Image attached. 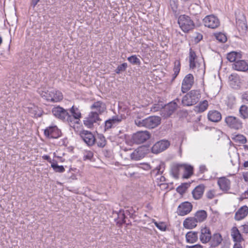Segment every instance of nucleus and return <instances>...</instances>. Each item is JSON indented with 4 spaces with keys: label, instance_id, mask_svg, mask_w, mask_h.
Listing matches in <instances>:
<instances>
[{
    "label": "nucleus",
    "instance_id": "nucleus-1",
    "mask_svg": "<svg viewBox=\"0 0 248 248\" xmlns=\"http://www.w3.org/2000/svg\"><path fill=\"white\" fill-rule=\"evenodd\" d=\"M161 119L159 116H151L143 120H136L135 124L139 126H144L148 129L156 127L161 124Z\"/></svg>",
    "mask_w": 248,
    "mask_h": 248
},
{
    "label": "nucleus",
    "instance_id": "nucleus-2",
    "mask_svg": "<svg viewBox=\"0 0 248 248\" xmlns=\"http://www.w3.org/2000/svg\"><path fill=\"white\" fill-rule=\"evenodd\" d=\"M201 97V94L199 90H191L185 95L181 100V104L183 106H190L198 103Z\"/></svg>",
    "mask_w": 248,
    "mask_h": 248
},
{
    "label": "nucleus",
    "instance_id": "nucleus-3",
    "mask_svg": "<svg viewBox=\"0 0 248 248\" xmlns=\"http://www.w3.org/2000/svg\"><path fill=\"white\" fill-rule=\"evenodd\" d=\"M40 95L46 101L51 102H58L63 98L62 93L59 91L53 88L42 91Z\"/></svg>",
    "mask_w": 248,
    "mask_h": 248
},
{
    "label": "nucleus",
    "instance_id": "nucleus-4",
    "mask_svg": "<svg viewBox=\"0 0 248 248\" xmlns=\"http://www.w3.org/2000/svg\"><path fill=\"white\" fill-rule=\"evenodd\" d=\"M178 23L180 28L185 32H188L195 26L193 20L189 16L186 15H182L179 16Z\"/></svg>",
    "mask_w": 248,
    "mask_h": 248
},
{
    "label": "nucleus",
    "instance_id": "nucleus-5",
    "mask_svg": "<svg viewBox=\"0 0 248 248\" xmlns=\"http://www.w3.org/2000/svg\"><path fill=\"white\" fill-rule=\"evenodd\" d=\"M226 125L230 129L234 130H240L243 128V122L237 117L228 115L224 120Z\"/></svg>",
    "mask_w": 248,
    "mask_h": 248
},
{
    "label": "nucleus",
    "instance_id": "nucleus-6",
    "mask_svg": "<svg viewBox=\"0 0 248 248\" xmlns=\"http://www.w3.org/2000/svg\"><path fill=\"white\" fill-rule=\"evenodd\" d=\"M102 120L95 112H90L83 121L84 124L89 128H92L96 125H99Z\"/></svg>",
    "mask_w": 248,
    "mask_h": 248
},
{
    "label": "nucleus",
    "instance_id": "nucleus-7",
    "mask_svg": "<svg viewBox=\"0 0 248 248\" xmlns=\"http://www.w3.org/2000/svg\"><path fill=\"white\" fill-rule=\"evenodd\" d=\"M78 134L85 143L88 146H92L94 144L96 139L94 135L91 132L82 130L79 131Z\"/></svg>",
    "mask_w": 248,
    "mask_h": 248
},
{
    "label": "nucleus",
    "instance_id": "nucleus-8",
    "mask_svg": "<svg viewBox=\"0 0 248 248\" xmlns=\"http://www.w3.org/2000/svg\"><path fill=\"white\" fill-rule=\"evenodd\" d=\"M52 112L56 118L59 119L63 122H68V112L67 110L58 106L52 108Z\"/></svg>",
    "mask_w": 248,
    "mask_h": 248
},
{
    "label": "nucleus",
    "instance_id": "nucleus-9",
    "mask_svg": "<svg viewBox=\"0 0 248 248\" xmlns=\"http://www.w3.org/2000/svg\"><path fill=\"white\" fill-rule=\"evenodd\" d=\"M69 111L71 115L68 113V123L78 124V122L81 118V113L80 110L75 106H73L70 108Z\"/></svg>",
    "mask_w": 248,
    "mask_h": 248
},
{
    "label": "nucleus",
    "instance_id": "nucleus-10",
    "mask_svg": "<svg viewBox=\"0 0 248 248\" xmlns=\"http://www.w3.org/2000/svg\"><path fill=\"white\" fill-rule=\"evenodd\" d=\"M194 82V78L192 74L186 75L183 80L181 87V91L183 93H186L193 86Z\"/></svg>",
    "mask_w": 248,
    "mask_h": 248
},
{
    "label": "nucleus",
    "instance_id": "nucleus-11",
    "mask_svg": "<svg viewBox=\"0 0 248 248\" xmlns=\"http://www.w3.org/2000/svg\"><path fill=\"white\" fill-rule=\"evenodd\" d=\"M203 22L205 26L211 29H216L220 24L219 19L214 15L207 16L203 19Z\"/></svg>",
    "mask_w": 248,
    "mask_h": 248
},
{
    "label": "nucleus",
    "instance_id": "nucleus-12",
    "mask_svg": "<svg viewBox=\"0 0 248 248\" xmlns=\"http://www.w3.org/2000/svg\"><path fill=\"white\" fill-rule=\"evenodd\" d=\"M150 137V133L147 131L137 132L133 136V140L135 143L141 144L146 141Z\"/></svg>",
    "mask_w": 248,
    "mask_h": 248
},
{
    "label": "nucleus",
    "instance_id": "nucleus-13",
    "mask_svg": "<svg viewBox=\"0 0 248 248\" xmlns=\"http://www.w3.org/2000/svg\"><path fill=\"white\" fill-rule=\"evenodd\" d=\"M170 146V142L167 140H161L156 142L152 148V152L158 154L166 150Z\"/></svg>",
    "mask_w": 248,
    "mask_h": 248
},
{
    "label": "nucleus",
    "instance_id": "nucleus-14",
    "mask_svg": "<svg viewBox=\"0 0 248 248\" xmlns=\"http://www.w3.org/2000/svg\"><path fill=\"white\" fill-rule=\"evenodd\" d=\"M192 204L188 202L181 203L177 208V213L178 215L183 216L189 214L192 209Z\"/></svg>",
    "mask_w": 248,
    "mask_h": 248
},
{
    "label": "nucleus",
    "instance_id": "nucleus-15",
    "mask_svg": "<svg viewBox=\"0 0 248 248\" xmlns=\"http://www.w3.org/2000/svg\"><path fill=\"white\" fill-rule=\"evenodd\" d=\"M90 108L92 110L91 112H95L100 115L106 111V105L103 102L97 101L93 103Z\"/></svg>",
    "mask_w": 248,
    "mask_h": 248
},
{
    "label": "nucleus",
    "instance_id": "nucleus-16",
    "mask_svg": "<svg viewBox=\"0 0 248 248\" xmlns=\"http://www.w3.org/2000/svg\"><path fill=\"white\" fill-rule=\"evenodd\" d=\"M200 239L202 243H206L211 239V233L210 229L206 227L202 228Z\"/></svg>",
    "mask_w": 248,
    "mask_h": 248
},
{
    "label": "nucleus",
    "instance_id": "nucleus-17",
    "mask_svg": "<svg viewBox=\"0 0 248 248\" xmlns=\"http://www.w3.org/2000/svg\"><path fill=\"white\" fill-rule=\"evenodd\" d=\"M217 184L221 190L227 192L231 187V182L225 177L219 178L217 181Z\"/></svg>",
    "mask_w": 248,
    "mask_h": 248
},
{
    "label": "nucleus",
    "instance_id": "nucleus-18",
    "mask_svg": "<svg viewBox=\"0 0 248 248\" xmlns=\"http://www.w3.org/2000/svg\"><path fill=\"white\" fill-rule=\"evenodd\" d=\"M248 215V207L244 205L240 207L235 213L234 219L235 220L239 221L243 219Z\"/></svg>",
    "mask_w": 248,
    "mask_h": 248
},
{
    "label": "nucleus",
    "instance_id": "nucleus-19",
    "mask_svg": "<svg viewBox=\"0 0 248 248\" xmlns=\"http://www.w3.org/2000/svg\"><path fill=\"white\" fill-rule=\"evenodd\" d=\"M232 68L237 71L245 72L248 70V64L245 61L239 59L232 64Z\"/></svg>",
    "mask_w": 248,
    "mask_h": 248
},
{
    "label": "nucleus",
    "instance_id": "nucleus-20",
    "mask_svg": "<svg viewBox=\"0 0 248 248\" xmlns=\"http://www.w3.org/2000/svg\"><path fill=\"white\" fill-rule=\"evenodd\" d=\"M208 120L212 122L217 123L221 120V113L216 110H210L207 114Z\"/></svg>",
    "mask_w": 248,
    "mask_h": 248
},
{
    "label": "nucleus",
    "instance_id": "nucleus-21",
    "mask_svg": "<svg viewBox=\"0 0 248 248\" xmlns=\"http://www.w3.org/2000/svg\"><path fill=\"white\" fill-rule=\"evenodd\" d=\"M229 83L233 89H238L240 86V79L237 75L232 74L229 77Z\"/></svg>",
    "mask_w": 248,
    "mask_h": 248
},
{
    "label": "nucleus",
    "instance_id": "nucleus-22",
    "mask_svg": "<svg viewBox=\"0 0 248 248\" xmlns=\"http://www.w3.org/2000/svg\"><path fill=\"white\" fill-rule=\"evenodd\" d=\"M178 105L174 102H170L165 105L164 108V114L166 117H170L176 110Z\"/></svg>",
    "mask_w": 248,
    "mask_h": 248
},
{
    "label": "nucleus",
    "instance_id": "nucleus-23",
    "mask_svg": "<svg viewBox=\"0 0 248 248\" xmlns=\"http://www.w3.org/2000/svg\"><path fill=\"white\" fill-rule=\"evenodd\" d=\"M205 189V186L204 185H200L197 186L192 191V194L193 198L195 200H199L202 197L204 191Z\"/></svg>",
    "mask_w": 248,
    "mask_h": 248
},
{
    "label": "nucleus",
    "instance_id": "nucleus-24",
    "mask_svg": "<svg viewBox=\"0 0 248 248\" xmlns=\"http://www.w3.org/2000/svg\"><path fill=\"white\" fill-rule=\"evenodd\" d=\"M197 222L194 217L186 218L183 221V226L186 229H193L197 226Z\"/></svg>",
    "mask_w": 248,
    "mask_h": 248
},
{
    "label": "nucleus",
    "instance_id": "nucleus-25",
    "mask_svg": "<svg viewBox=\"0 0 248 248\" xmlns=\"http://www.w3.org/2000/svg\"><path fill=\"white\" fill-rule=\"evenodd\" d=\"M231 236L235 243H242L244 241L240 231L236 227H233L231 230Z\"/></svg>",
    "mask_w": 248,
    "mask_h": 248
},
{
    "label": "nucleus",
    "instance_id": "nucleus-26",
    "mask_svg": "<svg viewBox=\"0 0 248 248\" xmlns=\"http://www.w3.org/2000/svg\"><path fill=\"white\" fill-rule=\"evenodd\" d=\"M207 217V212L205 210H200L195 213L194 217L196 219L197 223H201L205 220Z\"/></svg>",
    "mask_w": 248,
    "mask_h": 248
},
{
    "label": "nucleus",
    "instance_id": "nucleus-27",
    "mask_svg": "<svg viewBox=\"0 0 248 248\" xmlns=\"http://www.w3.org/2000/svg\"><path fill=\"white\" fill-rule=\"evenodd\" d=\"M197 57L195 52L193 50L192 48H190L189 49V62L190 68L194 69L197 67V62H196Z\"/></svg>",
    "mask_w": 248,
    "mask_h": 248
},
{
    "label": "nucleus",
    "instance_id": "nucleus-28",
    "mask_svg": "<svg viewBox=\"0 0 248 248\" xmlns=\"http://www.w3.org/2000/svg\"><path fill=\"white\" fill-rule=\"evenodd\" d=\"M198 232L190 231L186 235V241L189 243H194L198 240Z\"/></svg>",
    "mask_w": 248,
    "mask_h": 248
},
{
    "label": "nucleus",
    "instance_id": "nucleus-29",
    "mask_svg": "<svg viewBox=\"0 0 248 248\" xmlns=\"http://www.w3.org/2000/svg\"><path fill=\"white\" fill-rule=\"evenodd\" d=\"M211 245L212 247H216L221 244L222 241V238L221 234L219 233H214L213 236L211 235Z\"/></svg>",
    "mask_w": 248,
    "mask_h": 248
},
{
    "label": "nucleus",
    "instance_id": "nucleus-30",
    "mask_svg": "<svg viewBox=\"0 0 248 248\" xmlns=\"http://www.w3.org/2000/svg\"><path fill=\"white\" fill-rule=\"evenodd\" d=\"M242 58V54L240 52L232 51L227 54V59L230 62H235Z\"/></svg>",
    "mask_w": 248,
    "mask_h": 248
},
{
    "label": "nucleus",
    "instance_id": "nucleus-31",
    "mask_svg": "<svg viewBox=\"0 0 248 248\" xmlns=\"http://www.w3.org/2000/svg\"><path fill=\"white\" fill-rule=\"evenodd\" d=\"M208 105V102L206 100H204L195 106L194 110L195 112L201 113L207 109Z\"/></svg>",
    "mask_w": 248,
    "mask_h": 248
},
{
    "label": "nucleus",
    "instance_id": "nucleus-32",
    "mask_svg": "<svg viewBox=\"0 0 248 248\" xmlns=\"http://www.w3.org/2000/svg\"><path fill=\"white\" fill-rule=\"evenodd\" d=\"M182 169L184 170V178L188 179L193 174V168L190 165L183 164Z\"/></svg>",
    "mask_w": 248,
    "mask_h": 248
},
{
    "label": "nucleus",
    "instance_id": "nucleus-33",
    "mask_svg": "<svg viewBox=\"0 0 248 248\" xmlns=\"http://www.w3.org/2000/svg\"><path fill=\"white\" fill-rule=\"evenodd\" d=\"M117 214V218L115 219V221L117 224L119 226L122 225L123 224L125 223V218L126 216L124 213V211L123 210H120L119 212H116Z\"/></svg>",
    "mask_w": 248,
    "mask_h": 248
},
{
    "label": "nucleus",
    "instance_id": "nucleus-34",
    "mask_svg": "<svg viewBox=\"0 0 248 248\" xmlns=\"http://www.w3.org/2000/svg\"><path fill=\"white\" fill-rule=\"evenodd\" d=\"M183 164H174L171 169V173L175 179L179 178V172L182 170Z\"/></svg>",
    "mask_w": 248,
    "mask_h": 248
},
{
    "label": "nucleus",
    "instance_id": "nucleus-35",
    "mask_svg": "<svg viewBox=\"0 0 248 248\" xmlns=\"http://www.w3.org/2000/svg\"><path fill=\"white\" fill-rule=\"evenodd\" d=\"M180 68H181V63L179 60H176L174 62V67L173 69V71L174 72V73L173 74V77L171 79V81H173L174 80L175 78L177 77V76L178 75L180 71Z\"/></svg>",
    "mask_w": 248,
    "mask_h": 248
},
{
    "label": "nucleus",
    "instance_id": "nucleus-36",
    "mask_svg": "<svg viewBox=\"0 0 248 248\" xmlns=\"http://www.w3.org/2000/svg\"><path fill=\"white\" fill-rule=\"evenodd\" d=\"M240 116L244 119L248 118V107L245 105H242L239 110Z\"/></svg>",
    "mask_w": 248,
    "mask_h": 248
},
{
    "label": "nucleus",
    "instance_id": "nucleus-37",
    "mask_svg": "<svg viewBox=\"0 0 248 248\" xmlns=\"http://www.w3.org/2000/svg\"><path fill=\"white\" fill-rule=\"evenodd\" d=\"M189 186H190V183H182L180 186L177 187L176 191L179 193L182 194L186 192Z\"/></svg>",
    "mask_w": 248,
    "mask_h": 248
},
{
    "label": "nucleus",
    "instance_id": "nucleus-38",
    "mask_svg": "<svg viewBox=\"0 0 248 248\" xmlns=\"http://www.w3.org/2000/svg\"><path fill=\"white\" fill-rule=\"evenodd\" d=\"M97 145L98 147L103 148L106 144V140L105 137L103 135H99L98 137V140L96 141Z\"/></svg>",
    "mask_w": 248,
    "mask_h": 248
},
{
    "label": "nucleus",
    "instance_id": "nucleus-39",
    "mask_svg": "<svg viewBox=\"0 0 248 248\" xmlns=\"http://www.w3.org/2000/svg\"><path fill=\"white\" fill-rule=\"evenodd\" d=\"M112 122L113 125L115 126L120 123L123 119L122 115H115L109 119Z\"/></svg>",
    "mask_w": 248,
    "mask_h": 248
},
{
    "label": "nucleus",
    "instance_id": "nucleus-40",
    "mask_svg": "<svg viewBox=\"0 0 248 248\" xmlns=\"http://www.w3.org/2000/svg\"><path fill=\"white\" fill-rule=\"evenodd\" d=\"M51 166L56 172H63L65 170L63 166H59L57 163H52Z\"/></svg>",
    "mask_w": 248,
    "mask_h": 248
},
{
    "label": "nucleus",
    "instance_id": "nucleus-41",
    "mask_svg": "<svg viewBox=\"0 0 248 248\" xmlns=\"http://www.w3.org/2000/svg\"><path fill=\"white\" fill-rule=\"evenodd\" d=\"M143 156L140 155V150H135L131 154V158L134 160H139L141 159Z\"/></svg>",
    "mask_w": 248,
    "mask_h": 248
},
{
    "label": "nucleus",
    "instance_id": "nucleus-42",
    "mask_svg": "<svg viewBox=\"0 0 248 248\" xmlns=\"http://www.w3.org/2000/svg\"><path fill=\"white\" fill-rule=\"evenodd\" d=\"M54 128H57L56 126H49L46 128L44 130L45 135L49 139L50 136L54 132Z\"/></svg>",
    "mask_w": 248,
    "mask_h": 248
},
{
    "label": "nucleus",
    "instance_id": "nucleus-43",
    "mask_svg": "<svg viewBox=\"0 0 248 248\" xmlns=\"http://www.w3.org/2000/svg\"><path fill=\"white\" fill-rule=\"evenodd\" d=\"M93 157V153L91 151H84L83 159L84 160H89L91 161Z\"/></svg>",
    "mask_w": 248,
    "mask_h": 248
},
{
    "label": "nucleus",
    "instance_id": "nucleus-44",
    "mask_svg": "<svg viewBox=\"0 0 248 248\" xmlns=\"http://www.w3.org/2000/svg\"><path fill=\"white\" fill-rule=\"evenodd\" d=\"M127 60L132 64L140 65V60L135 55L129 57Z\"/></svg>",
    "mask_w": 248,
    "mask_h": 248
},
{
    "label": "nucleus",
    "instance_id": "nucleus-45",
    "mask_svg": "<svg viewBox=\"0 0 248 248\" xmlns=\"http://www.w3.org/2000/svg\"><path fill=\"white\" fill-rule=\"evenodd\" d=\"M127 68V64L126 62H124L121 65H119L115 70V72L116 74H120L126 70Z\"/></svg>",
    "mask_w": 248,
    "mask_h": 248
},
{
    "label": "nucleus",
    "instance_id": "nucleus-46",
    "mask_svg": "<svg viewBox=\"0 0 248 248\" xmlns=\"http://www.w3.org/2000/svg\"><path fill=\"white\" fill-rule=\"evenodd\" d=\"M216 38L220 43H225L227 41L226 35L221 32L217 33L216 35Z\"/></svg>",
    "mask_w": 248,
    "mask_h": 248
},
{
    "label": "nucleus",
    "instance_id": "nucleus-47",
    "mask_svg": "<svg viewBox=\"0 0 248 248\" xmlns=\"http://www.w3.org/2000/svg\"><path fill=\"white\" fill-rule=\"evenodd\" d=\"M235 140L237 141H239L241 144H245L247 142L246 138L243 135L239 134L236 136Z\"/></svg>",
    "mask_w": 248,
    "mask_h": 248
},
{
    "label": "nucleus",
    "instance_id": "nucleus-48",
    "mask_svg": "<svg viewBox=\"0 0 248 248\" xmlns=\"http://www.w3.org/2000/svg\"><path fill=\"white\" fill-rule=\"evenodd\" d=\"M54 132L52 133L51 136L49 139H57L61 137V131L57 128H54Z\"/></svg>",
    "mask_w": 248,
    "mask_h": 248
},
{
    "label": "nucleus",
    "instance_id": "nucleus-49",
    "mask_svg": "<svg viewBox=\"0 0 248 248\" xmlns=\"http://www.w3.org/2000/svg\"><path fill=\"white\" fill-rule=\"evenodd\" d=\"M113 126H114L113 125L111 120L109 119L105 121L104 125V130L106 131L111 128Z\"/></svg>",
    "mask_w": 248,
    "mask_h": 248
},
{
    "label": "nucleus",
    "instance_id": "nucleus-50",
    "mask_svg": "<svg viewBox=\"0 0 248 248\" xmlns=\"http://www.w3.org/2000/svg\"><path fill=\"white\" fill-rule=\"evenodd\" d=\"M205 196L208 199L211 200L215 196V191L214 190H209L206 193Z\"/></svg>",
    "mask_w": 248,
    "mask_h": 248
},
{
    "label": "nucleus",
    "instance_id": "nucleus-51",
    "mask_svg": "<svg viewBox=\"0 0 248 248\" xmlns=\"http://www.w3.org/2000/svg\"><path fill=\"white\" fill-rule=\"evenodd\" d=\"M241 99L243 103L248 104V91H246L242 94Z\"/></svg>",
    "mask_w": 248,
    "mask_h": 248
},
{
    "label": "nucleus",
    "instance_id": "nucleus-52",
    "mask_svg": "<svg viewBox=\"0 0 248 248\" xmlns=\"http://www.w3.org/2000/svg\"><path fill=\"white\" fill-rule=\"evenodd\" d=\"M157 228L160 231H164L166 230V226L165 223L162 222H159Z\"/></svg>",
    "mask_w": 248,
    "mask_h": 248
},
{
    "label": "nucleus",
    "instance_id": "nucleus-53",
    "mask_svg": "<svg viewBox=\"0 0 248 248\" xmlns=\"http://www.w3.org/2000/svg\"><path fill=\"white\" fill-rule=\"evenodd\" d=\"M242 227H243V232L245 233H248V222L246 223Z\"/></svg>",
    "mask_w": 248,
    "mask_h": 248
},
{
    "label": "nucleus",
    "instance_id": "nucleus-54",
    "mask_svg": "<svg viewBox=\"0 0 248 248\" xmlns=\"http://www.w3.org/2000/svg\"><path fill=\"white\" fill-rule=\"evenodd\" d=\"M132 211H133L132 209L126 210L124 212L125 215H129L131 218H134V214H133V213H131V212H132Z\"/></svg>",
    "mask_w": 248,
    "mask_h": 248
},
{
    "label": "nucleus",
    "instance_id": "nucleus-55",
    "mask_svg": "<svg viewBox=\"0 0 248 248\" xmlns=\"http://www.w3.org/2000/svg\"><path fill=\"white\" fill-rule=\"evenodd\" d=\"M207 170V169L205 165H202L200 166L199 171L201 173H203Z\"/></svg>",
    "mask_w": 248,
    "mask_h": 248
},
{
    "label": "nucleus",
    "instance_id": "nucleus-56",
    "mask_svg": "<svg viewBox=\"0 0 248 248\" xmlns=\"http://www.w3.org/2000/svg\"><path fill=\"white\" fill-rule=\"evenodd\" d=\"M186 248H203L202 246L199 244L195 245L193 246H186Z\"/></svg>",
    "mask_w": 248,
    "mask_h": 248
},
{
    "label": "nucleus",
    "instance_id": "nucleus-57",
    "mask_svg": "<svg viewBox=\"0 0 248 248\" xmlns=\"http://www.w3.org/2000/svg\"><path fill=\"white\" fill-rule=\"evenodd\" d=\"M42 158L43 159L47 160L48 162L50 163L51 164L53 163L52 162V160L50 156L48 155H44L42 156Z\"/></svg>",
    "mask_w": 248,
    "mask_h": 248
},
{
    "label": "nucleus",
    "instance_id": "nucleus-58",
    "mask_svg": "<svg viewBox=\"0 0 248 248\" xmlns=\"http://www.w3.org/2000/svg\"><path fill=\"white\" fill-rule=\"evenodd\" d=\"M233 248H243L242 246V243H235Z\"/></svg>",
    "mask_w": 248,
    "mask_h": 248
},
{
    "label": "nucleus",
    "instance_id": "nucleus-59",
    "mask_svg": "<svg viewBox=\"0 0 248 248\" xmlns=\"http://www.w3.org/2000/svg\"><path fill=\"white\" fill-rule=\"evenodd\" d=\"M40 0H31V5L34 8Z\"/></svg>",
    "mask_w": 248,
    "mask_h": 248
},
{
    "label": "nucleus",
    "instance_id": "nucleus-60",
    "mask_svg": "<svg viewBox=\"0 0 248 248\" xmlns=\"http://www.w3.org/2000/svg\"><path fill=\"white\" fill-rule=\"evenodd\" d=\"M235 100V97H233L232 98V104H227V106L230 108H232V106H233V102H234Z\"/></svg>",
    "mask_w": 248,
    "mask_h": 248
},
{
    "label": "nucleus",
    "instance_id": "nucleus-61",
    "mask_svg": "<svg viewBox=\"0 0 248 248\" xmlns=\"http://www.w3.org/2000/svg\"><path fill=\"white\" fill-rule=\"evenodd\" d=\"M243 178L245 182H248V172L243 174Z\"/></svg>",
    "mask_w": 248,
    "mask_h": 248
},
{
    "label": "nucleus",
    "instance_id": "nucleus-62",
    "mask_svg": "<svg viewBox=\"0 0 248 248\" xmlns=\"http://www.w3.org/2000/svg\"><path fill=\"white\" fill-rule=\"evenodd\" d=\"M244 168H248V161H245L243 164Z\"/></svg>",
    "mask_w": 248,
    "mask_h": 248
},
{
    "label": "nucleus",
    "instance_id": "nucleus-63",
    "mask_svg": "<svg viewBox=\"0 0 248 248\" xmlns=\"http://www.w3.org/2000/svg\"><path fill=\"white\" fill-rule=\"evenodd\" d=\"M179 102H180V99L178 98H177L175 99H174L173 101H171V102H174L177 104V103Z\"/></svg>",
    "mask_w": 248,
    "mask_h": 248
},
{
    "label": "nucleus",
    "instance_id": "nucleus-64",
    "mask_svg": "<svg viewBox=\"0 0 248 248\" xmlns=\"http://www.w3.org/2000/svg\"><path fill=\"white\" fill-rule=\"evenodd\" d=\"M170 6H172V7H175V6H176L175 5V2L174 1H173L172 2V3H170Z\"/></svg>",
    "mask_w": 248,
    "mask_h": 248
}]
</instances>
